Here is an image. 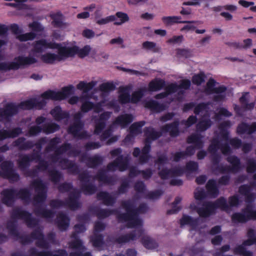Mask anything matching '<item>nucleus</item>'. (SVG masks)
<instances>
[{"label": "nucleus", "instance_id": "nucleus-49", "mask_svg": "<svg viewBox=\"0 0 256 256\" xmlns=\"http://www.w3.org/2000/svg\"><path fill=\"white\" fill-rule=\"evenodd\" d=\"M90 241L94 247H100L104 244V236L102 234L94 233V234L90 236Z\"/></svg>", "mask_w": 256, "mask_h": 256}, {"label": "nucleus", "instance_id": "nucleus-40", "mask_svg": "<svg viewBox=\"0 0 256 256\" xmlns=\"http://www.w3.org/2000/svg\"><path fill=\"white\" fill-rule=\"evenodd\" d=\"M165 86L166 82L164 80L155 78L149 82L148 90L150 92H156L162 90Z\"/></svg>", "mask_w": 256, "mask_h": 256}, {"label": "nucleus", "instance_id": "nucleus-62", "mask_svg": "<svg viewBox=\"0 0 256 256\" xmlns=\"http://www.w3.org/2000/svg\"><path fill=\"white\" fill-rule=\"evenodd\" d=\"M36 37V34L34 32H30L18 36L17 38L20 42H26L33 40Z\"/></svg>", "mask_w": 256, "mask_h": 256}, {"label": "nucleus", "instance_id": "nucleus-24", "mask_svg": "<svg viewBox=\"0 0 256 256\" xmlns=\"http://www.w3.org/2000/svg\"><path fill=\"white\" fill-rule=\"evenodd\" d=\"M70 247L76 250L70 252L68 256H82V252L86 250V248L83 246L82 240L80 239H76L70 242Z\"/></svg>", "mask_w": 256, "mask_h": 256}, {"label": "nucleus", "instance_id": "nucleus-57", "mask_svg": "<svg viewBox=\"0 0 256 256\" xmlns=\"http://www.w3.org/2000/svg\"><path fill=\"white\" fill-rule=\"evenodd\" d=\"M58 92L52 90H48L41 94L42 98L45 100H58Z\"/></svg>", "mask_w": 256, "mask_h": 256}, {"label": "nucleus", "instance_id": "nucleus-31", "mask_svg": "<svg viewBox=\"0 0 256 256\" xmlns=\"http://www.w3.org/2000/svg\"><path fill=\"white\" fill-rule=\"evenodd\" d=\"M50 114L56 121H60L64 119H68L70 118V114L67 111H62L59 106H55L50 112Z\"/></svg>", "mask_w": 256, "mask_h": 256}, {"label": "nucleus", "instance_id": "nucleus-35", "mask_svg": "<svg viewBox=\"0 0 256 256\" xmlns=\"http://www.w3.org/2000/svg\"><path fill=\"white\" fill-rule=\"evenodd\" d=\"M206 188L208 194L211 198H216L219 194V190L216 185V182L215 180H209L206 185Z\"/></svg>", "mask_w": 256, "mask_h": 256}, {"label": "nucleus", "instance_id": "nucleus-55", "mask_svg": "<svg viewBox=\"0 0 256 256\" xmlns=\"http://www.w3.org/2000/svg\"><path fill=\"white\" fill-rule=\"evenodd\" d=\"M220 144L218 138H213L208 148V152L211 154L218 153V150L220 148Z\"/></svg>", "mask_w": 256, "mask_h": 256}, {"label": "nucleus", "instance_id": "nucleus-23", "mask_svg": "<svg viewBox=\"0 0 256 256\" xmlns=\"http://www.w3.org/2000/svg\"><path fill=\"white\" fill-rule=\"evenodd\" d=\"M94 178L98 180L100 183L106 185H114L116 182L114 177L108 176L104 170H99L94 176Z\"/></svg>", "mask_w": 256, "mask_h": 256}, {"label": "nucleus", "instance_id": "nucleus-14", "mask_svg": "<svg viewBox=\"0 0 256 256\" xmlns=\"http://www.w3.org/2000/svg\"><path fill=\"white\" fill-rule=\"evenodd\" d=\"M6 228L10 235L16 238L22 245L30 244L32 242L30 235H21L18 230L17 224L15 221H8L6 223Z\"/></svg>", "mask_w": 256, "mask_h": 256}, {"label": "nucleus", "instance_id": "nucleus-42", "mask_svg": "<svg viewBox=\"0 0 256 256\" xmlns=\"http://www.w3.org/2000/svg\"><path fill=\"white\" fill-rule=\"evenodd\" d=\"M146 107L156 112H160L165 109V106L164 104H160L153 100L147 102L146 104Z\"/></svg>", "mask_w": 256, "mask_h": 256}, {"label": "nucleus", "instance_id": "nucleus-18", "mask_svg": "<svg viewBox=\"0 0 256 256\" xmlns=\"http://www.w3.org/2000/svg\"><path fill=\"white\" fill-rule=\"evenodd\" d=\"M111 112H104L102 113L99 118L94 120V134L100 135L106 126V122L110 118Z\"/></svg>", "mask_w": 256, "mask_h": 256}, {"label": "nucleus", "instance_id": "nucleus-28", "mask_svg": "<svg viewBox=\"0 0 256 256\" xmlns=\"http://www.w3.org/2000/svg\"><path fill=\"white\" fill-rule=\"evenodd\" d=\"M196 212L201 218H208L210 215L215 214L211 204V202H205L202 207L196 208Z\"/></svg>", "mask_w": 256, "mask_h": 256}, {"label": "nucleus", "instance_id": "nucleus-59", "mask_svg": "<svg viewBox=\"0 0 256 256\" xmlns=\"http://www.w3.org/2000/svg\"><path fill=\"white\" fill-rule=\"evenodd\" d=\"M100 90L104 92H109L116 89V86L111 82L102 83L99 86Z\"/></svg>", "mask_w": 256, "mask_h": 256}, {"label": "nucleus", "instance_id": "nucleus-39", "mask_svg": "<svg viewBox=\"0 0 256 256\" xmlns=\"http://www.w3.org/2000/svg\"><path fill=\"white\" fill-rule=\"evenodd\" d=\"M114 160L116 161V166L120 172H124L128 168L130 163L128 156H124L123 155H120Z\"/></svg>", "mask_w": 256, "mask_h": 256}, {"label": "nucleus", "instance_id": "nucleus-58", "mask_svg": "<svg viewBox=\"0 0 256 256\" xmlns=\"http://www.w3.org/2000/svg\"><path fill=\"white\" fill-rule=\"evenodd\" d=\"M246 170L248 174H253L256 172V160L253 158L246 160Z\"/></svg>", "mask_w": 256, "mask_h": 256}, {"label": "nucleus", "instance_id": "nucleus-5", "mask_svg": "<svg viewBox=\"0 0 256 256\" xmlns=\"http://www.w3.org/2000/svg\"><path fill=\"white\" fill-rule=\"evenodd\" d=\"M67 170L70 174H78V179L80 182V190L84 194L90 196L96 192L98 188L94 184L90 182V176L87 171L80 173L79 166L74 162L69 165Z\"/></svg>", "mask_w": 256, "mask_h": 256}, {"label": "nucleus", "instance_id": "nucleus-4", "mask_svg": "<svg viewBox=\"0 0 256 256\" xmlns=\"http://www.w3.org/2000/svg\"><path fill=\"white\" fill-rule=\"evenodd\" d=\"M211 162L213 166H216L213 170L214 172H218L221 174L231 172L237 173L242 170V164L240 159L236 156L232 155L226 158V160L231 166L219 165L221 160V155L218 153L211 154Z\"/></svg>", "mask_w": 256, "mask_h": 256}, {"label": "nucleus", "instance_id": "nucleus-9", "mask_svg": "<svg viewBox=\"0 0 256 256\" xmlns=\"http://www.w3.org/2000/svg\"><path fill=\"white\" fill-rule=\"evenodd\" d=\"M4 157L0 156V167L2 176L8 180L10 182H18L20 179L19 174L14 169V165L11 160L3 161Z\"/></svg>", "mask_w": 256, "mask_h": 256}, {"label": "nucleus", "instance_id": "nucleus-53", "mask_svg": "<svg viewBox=\"0 0 256 256\" xmlns=\"http://www.w3.org/2000/svg\"><path fill=\"white\" fill-rule=\"evenodd\" d=\"M206 75L203 72H200L198 74H194L192 78L193 84L200 86L205 82Z\"/></svg>", "mask_w": 256, "mask_h": 256}, {"label": "nucleus", "instance_id": "nucleus-63", "mask_svg": "<svg viewBox=\"0 0 256 256\" xmlns=\"http://www.w3.org/2000/svg\"><path fill=\"white\" fill-rule=\"evenodd\" d=\"M184 168L186 172H196L198 168V163L194 161H189L186 162Z\"/></svg>", "mask_w": 256, "mask_h": 256}, {"label": "nucleus", "instance_id": "nucleus-47", "mask_svg": "<svg viewBox=\"0 0 256 256\" xmlns=\"http://www.w3.org/2000/svg\"><path fill=\"white\" fill-rule=\"evenodd\" d=\"M96 84V82L95 81H91L88 83L84 81H80L76 87L78 90H82L84 92L86 93L92 90Z\"/></svg>", "mask_w": 256, "mask_h": 256}, {"label": "nucleus", "instance_id": "nucleus-61", "mask_svg": "<svg viewBox=\"0 0 256 256\" xmlns=\"http://www.w3.org/2000/svg\"><path fill=\"white\" fill-rule=\"evenodd\" d=\"M168 160L166 154H162L158 156L157 158L154 160V164L158 166V169L160 170V166L168 164Z\"/></svg>", "mask_w": 256, "mask_h": 256}, {"label": "nucleus", "instance_id": "nucleus-51", "mask_svg": "<svg viewBox=\"0 0 256 256\" xmlns=\"http://www.w3.org/2000/svg\"><path fill=\"white\" fill-rule=\"evenodd\" d=\"M18 105L19 108L22 110H32L36 106L35 98H31L22 102Z\"/></svg>", "mask_w": 256, "mask_h": 256}, {"label": "nucleus", "instance_id": "nucleus-60", "mask_svg": "<svg viewBox=\"0 0 256 256\" xmlns=\"http://www.w3.org/2000/svg\"><path fill=\"white\" fill-rule=\"evenodd\" d=\"M97 107L98 106L94 102L90 101H86L82 103L80 110L82 112L86 113Z\"/></svg>", "mask_w": 256, "mask_h": 256}, {"label": "nucleus", "instance_id": "nucleus-8", "mask_svg": "<svg viewBox=\"0 0 256 256\" xmlns=\"http://www.w3.org/2000/svg\"><path fill=\"white\" fill-rule=\"evenodd\" d=\"M14 62L9 63L2 62L0 63V70L8 71L11 70H17L20 68L30 66L38 62V60L33 56H19L14 58Z\"/></svg>", "mask_w": 256, "mask_h": 256}, {"label": "nucleus", "instance_id": "nucleus-54", "mask_svg": "<svg viewBox=\"0 0 256 256\" xmlns=\"http://www.w3.org/2000/svg\"><path fill=\"white\" fill-rule=\"evenodd\" d=\"M114 16H116V18H118L120 19V21L114 22V24L115 26L122 25V24L128 22L130 20L128 14L124 12H116Z\"/></svg>", "mask_w": 256, "mask_h": 256}, {"label": "nucleus", "instance_id": "nucleus-13", "mask_svg": "<svg viewBox=\"0 0 256 256\" xmlns=\"http://www.w3.org/2000/svg\"><path fill=\"white\" fill-rule=\"evenodd\" d=\"M84 126V122H74L71 124L68 128V134L72 135L75 138L78 140H87L91 137L88 131L82 130Z\"/></svg>", "mask_w": 256, "mask_h": 256}, {"label": "nucleus", "instance_id": "nucleus-56", "mask_svg": "<svg viewBox=\"0 0 256 256\" xmlns=\"http://www.w3.org/2000/svg\"><path fill=\"white\" fill-rule=\"evenodd\" d=\"M130 181L127 178H126L124 180H123L120 184V185L118 188L116 194H126L128 192V189L130 188Z\"/></svg>", "mask_w": 256, "mask_h": 256}, {"label": "nucleus", "instance_id": "nucleus-64", "mask_svg": "<svg viewBox=\"0 0 256 256\" xmlns=\"http://www.w3.org/2000/svg\"><path fill=\"white\" fill-rule=\"evenodd\" d=\"M73 188L72 184L70 182H64L60 184L58 187V189L60 193H64L70 192Z\"/></svg>", "mask_w": 256, "mask_h": 256}, {"label": "nucleus", "instance_id": "nucleus-11", "mask_svg": "<svg viewBox=\"0 0 256 256\" xmlns=\"http://www.w3.org/2000/svg\"><path fill=\"white\" fill-rule=\"evenodd\" d=\"M232 222L234 224L246 223L250 220H256V210L247 205L242 210V212H234L231 217Z\"/></svg>", "mask_w": 256, "mask_h": 256}, {"label": "nucleus", "instance_id": "nucleus-21", "mask_svg": "<svg viewBox=\"0 0 256 256\" xmlns=\"http://www.w3.org/2000/svg\"><path fill=\"white\" fill-rule=\"evenodd\" d=\"M18 105L14 103H8L4 108H0V116L5 119H8L18 112Z\"/></svg>", "mask_w": 256, "mask_h": 256}, {"label": "nucleus", "instance_id": "nucleus-27", "mask_svg": "<svg viewBox=\"0 0 256 256\" xmlns=\"http://www.w3.org/2000/svg\"><path fill=\"white\" fill-rule=\"evenodd\" d=\"M81 160L86 161V164L88 167L94 168L102 164L103 159L101 156L97 155L88 156L86 154H83L81 157Z\"/></svg>", "mask_w": 256, "mask_h": 256}, {"label": "nucleus", "instance_id": "nucleus-30", "mask_svg": "<svg viewBox=\"0 0 256 256\" xmlns=\"http://www.w3.org/2000/svg\"><path fill=\"white\" fill-rule=\"evenodd\" d=\"M180 16H168L162 18V22L166 26H170L176 24L195 23L194 20H180Z\"/></svg>", "mask_w": 256, "mask_h": 256}, {"label": "nucleus", "instance_id": "nucleus-44", "mask_svg": "<svg viewBox=\"0 0 256 256\" xmlns=\"http://www.w3.org/2000/svg\"><path fill=\"white\" fill-rule=\"evenodd\" d=\"M60 128V126L54 122H48L42 126V132L46 134L54 133L58 130Z\"/></svg>", "mask_w": 256, "mask_h": 256}, {"label": "nucleus", "instance_id": "nucleus-32", "mask_svg": "<svg viewBox=\"0 0 256 256\" xmlns=\"http://www.w3.org/2000/svg\"><path fill=\"white\" fill-rule=\"evenodd\" d=\"M96 198L98 200H102L103 204L106 206H112L116 202V198L106 191L98 192L96 194Z\"/></svg>", "mask_w": 256, "mask_h": 256}, {"label": "nucleus", "instance_id": "nucleus-10", "mask_svg": "<svg viewBox=\"0 0 256 256\" xmlns=\"http://www.w3.org/2000/svg\"><path fill=\"white\" fill-rule=\"evenodd\" d=\"M10 217L13 220H24L29 228H32L38 225V220L32 217V214L20 208L16 207L12 209Z\"/></svg>", "mask_w": 256, "mask_h": 256}, {"label": "nucleus", "instance_id": "nucleus-15", "mask_svg": "<svg viewBox=\"0 0 256 256\" xmlns=\"http://www.w3.org/2000/svg\"><path fill=\"white\" fill-rule=\"evenodd\" d=\"M88 210L93 214L96 216L99 220H102L108 218L112 214H115L116 215V218L119 222H124V221H120L118 219V215L120 214H122V213L120 212L116 209L110 210L107 208H101L98 207H94L90 208Z\"/></svg>", "mask_w": 256, "mask_h": 256}, {"label": "nucleus", "instance_id": "nucleus-1", "mask_svg": "<svg viewBox=\"0 0 256 256\" xmlns=\"http://www.w3.org/2000/svg\"><path fill=\"white\" fill-rule=\"evenodd\" d=\"M121 206L126 212L120 214L118 218L120 221L127 222V228H135L142 226V220L138 217V215L139 214H145L148 211V208L146 203L140 204L136 208L134 202L128 200H122L121 202Z\"/></svg>", "mask_w": 256, "mask_h": 256}, {"label": "nucleus", "instance_id": "nucleus-20", "mask_svg": "<svg viewBox=\"0 0 256 256\" xmlns=\"http://www.w3.org/2000/svg\"><path fill=\"white\" fill-rule=\"evenodd\" d=\"M80 194L76 191L71 192L67 198L64 201V206L68 207L70 210H74L81 207L79 202Z\"/></svg>", "mask_w": 256, "mask_h": 256}, {"label": "nucleus", "instance_id": "nucleus-45", "mask_svg": "<svg viewBox=\"0 0 256 256\" xmlns=\"http://www.w3.org/2000/svg\"><path fill=\"white\" fill-rule=\"evenodd\" d=\"M141 242L144 248L147 249H155L158 247L157 242L148 236H142L141 238Z\"/></svg>", "mask_w": 256, "mask_h": 256}, {"label": "nucleus", "instance_id": "nucleus-37", "mask_svg": "<svg viewBox=\"0 0 256 256\" xmlns=\"http://www.w3.org/2000/svg\"><path fill=\"white\" fill-rule=\"evenodd\" d=\"M133 121V116L131 114H124L118 116L114 122V124L126 127Z\"/></svg>", "mask_w": 256, "mask_h": 256}, {"label": "nucleus", "instance_id": "nucleus-25", "mask_svg": "<svg viewBox=\"0 0 256 256\" xmlns=\"http://www.w3.org/2000/svg\"><path fill=\"white\" fill-rule=\"evenodd\" d=\"M22 133V128L16 127L10 130L2 129L0 130V141L8 138H15Z\"/></svg>", "mask_w": 256, "mask_h": 256}, {"label": "nucleus", "instance_id": "nucleus-52", "mask_svg": "<svg viewBox=\"0 0 256 256\" xmlns=\"http://www.w3.org/2000/svg\"><path fill=\"white\" fill-rule=\"evenodd\" d=\"M48 172L50 180L52 182L57 184L60 181L62 177V174L60 172L56 169H53L48 170Z\"/></svg>", "mask_w": 256, "mask_h": 256}, {"label": "nucleus", "instance_id": "nucleus-50", "mask_svg": "<svg viewBox=\"0 0 256 256\" xmlns=\"http://www.w3.org/2000/svg\"><path fill=\"white\" fill-rule=\"evenodd\" d=\"M60 138L56 136L51 138L48 142V146L45 148V151L47 152L54 150L57 148V146L60 142Z\"/></svg>", "mask_w": 256, "mask_h": 256}, {"label": "nucleus", "instance_id": "nucleus-46", "mask_svg": "<svg viewBox=\"0 0 256 256\" xmlns=\"http://www.w3.org/2000/svg\"><path fill=\"white\" fill-rule=\"evenodd\" d=\"M74 86L70 85L64 87L60 92H58V100H64L68 98L73 93Z\"/></svg>", "mask_w": 256, "mask_h": 256}, {"label": "nucleus", "instance_id": "nucleus-6", "mask_svg": "<svg viewBox=\"0 0 256 256\" xmlns=\"http://www.w3.org/2000/svg\"><path fill=\"white\" fill-rule=\"evenodd\" d=\"M144 136L146 138L144 146L142 149V154L139 158V163L144 164L147 163L151 158L152 142L159 138L162 136V132L156 131L152 126L145 127L144 129Z\"/></svg>", "mask_w": 256, "mask_h": 256}, {"label": "nucleus", "instance_id": "nucleus-19", "mask_svg": "<svg viewBox=\"0 0 256 256\" xmlns=\"http://www.w3.org/2000/svg\"><path fill=\"white\" fill-rule=\"evenodd\" d=\"M256 244V238H249L244 240L242 244L238 245L234 248L233 252L235 254L242 256H253V253L250 250H246V246H250L252 244Z\"/></svg>", "mask_w": 256, "mask_h": 256}, {"label": "nucleus", "instance_id": "nucleus-3", "mask_svg": "<svg viewBox=\"0 0 256 256\" xmlns=\"http://www.w3.org/2000/svg\"><path fill=\"white\" fill-rule=\"evenodd\" d=\"M30 185L34 188L36 192L33 198L34 206H36L34 210L35 214L38 216L47 219L52 218L56 214L54 211L38 206V204L44 202L46 200L48 192L46 185L40 178L32 180Z\"/></svg>", "mask_w": 256, "mask_h": 256}, {"label": "nucleus", "instance_id": "nucleus-26", "mask_svg": "<svg viewBox=\"0 0 256 256\" xmlns=\"http://www.w3.org/2000/svg\"><path fill=\"white\" fill-rule=\"evenodd\" d=\"M180 122L178 120H175L172 122L168 124L162 128V132H169L172 137H176L180 134L179 130Z\"/></svg>", "mask_w": 256, "mask_h": 256}, {"label": "nucleus", "instance_id": "nucleus-33", "mask_svg": "<svg viewBox=\"0 0 256 256\" xmlns=\"http://www.w3.org/2000/svg\"><path fill=\"white\" fill-rule=\"evenodd\" d=\"M216 80L211 78L206 83V91L210 94H222L226 90V87L224 86H220L218 87H214L216 85Z\"/></svg>", "mask_w": 256, "mask_h": 256}, {"label": "nucleus", "instance_id": "nucleus-22", "mask_svg": "<svg viewBox=\"0 0 256 256\" xmlns=\"http://www.w3.org/2000/svg\"><path fill=\"white\" fill-rule=\"evenodd\" d=\"M54 222L60 230L66 231L70 226V218L66 214L60 212L58 214Z\"/></svg>", "mask_w": 256, "mask_h": 256}, {"label": "nucleus", "instance_id": "nucleus-43", "mask_svg": "<svg viewBox=\"0 0 256 256\" xmlns=\"http://www.w3.org/2000/svg\"><path fill=\"white\" fill-rule=\"evenodd\" d=\"M31 162V160L29 154H24L20 156L18 160V168L22 170H24L30 167Z\"/></svg>", "mask_w": 256, "mask_h": 256}, {"label": "nucleus", "instance_id": "nucleus-36", "mask_svg": "<svg viewBox=\"0 0 256 256\" xmlns=\"http://www.w3.org/2000/svg\"><path fill=\"white\" fill-rule=\"evenodd\" d=\"M144 121H140L133 123L130 128V134H128L125 140H130L132 135H136L142 132L141 128L144 125Z\"/></svg>", "mask_w": 256, "mask_h": 256}, {"label": "nucleus", "instance_id": "nucleus-29", "mask_svg": "<svg viewBox=\"0 0 256 256\" xmlns=\"http://www.w3.org/2000/svg\"><path fill=\"white\" fill-rule=\"evenodd\" d=\"M256 131V122H253L250 125L246 122H241L236 128V132L238 134H251Z\"/></svg>", "mask_w": 256, "mask_h": 256}, {"label": "nucleus", "instance_id": "nucleus-38", "mask_svg": "<svg viewBox=\"0 0 256 256\" xmlns=\"http://www.w3.org/2000/svg\"><path fill=\"white\" fill-rule=\"evenodd\" d=\"M211 204L215 212L218 208H220L223 211H227L230 209L226 200L224 196L220 197L214 202H211Z\"/></svg>", "mask_w": 256, "mask_h": 256}, {"label": "nucleus", "instance_id": "nucleus-48", "mask_svg": "<svg viewBox=\"0 0 256 256\" xmlns=\"http://www.w3.org/2000/svg\"><path fill=\"white\" fill-rule=\"evenodd\" d=\"M120 91L122 92L118 96V100L121 104H126L130 102V96L128 92V88L125 87L121 88Z\"/></svg>", "mask_w": 256, "mask_h": 256}, {"label": "nucleus", "instance_id": "nucleus-34", "mask_svg": "<svg viewBox=\"0 0 256 256\" xmlns=\"http://www.w3.org/2000/svg\"><path fill=\"white\" fill-rule=\"evenodd\" d=\"M203 136L200 134H192L189 136L186 139L188 144H194L196 149H202L204 146L202 140Z\"/></svg>", "mask_w": 256, "mask_h": 256}, {"label": "nucleus", "instance_id": "nucleus-41", "mask_svg": "<svg viewBox=\"0 0 256 256\" xmlns=\"http://www.w3.org/2000/svg\"><path fill=\"white\" fill-rule=\"evenodd\" d=\"M212 124V122L208 118L202 117L196 125V128L199 132H204L210 128Z\"/></svg>", "mask_w": 256, "mask_h": 256}, {"label": "nucleus", "instance_id": "nucleus-17", "mask_svg": "<svg viewBox=\"0 0 256 256\" xmlns=\"http://www.w3.org/2000/svg\"><path fill=\"white\" fill-rule=\"evenodd\" d=\"M64 49H66L67 58L73 57L76 54L80 58H84L89 54L90 50V46L88 45L85 46L82 48H80L76 46L72 47L65 46Z\"/></svg>", "mask_w": 256, "mask_h": 256}, {"label": "nucleus", "instance_id": "nucleus-2", "mask_svg": "<svg viewBox=\"0 0 256 256\" xmlns=\"http://www.w3.org/2000/svg\"><path fill=\"white\" fill-rule=\"evenodd\" d=\"M65 46H62L60 44L55 42H48L46 39H40L36 41L33 44L32 51L36 53H42L44 49H57L58 54L48 52L41 56V60L46 64H52L56 60L61 61L67 58Z\"/></svg>", "mask_w": 256, "mask_h": 256}, {"label": "nucleus", "instance_id": "nucleus-12", "mask_svg": "<svg viewBox=\"0 0 256 256\" xmlns=\"http://www.w3.org/2000/svg\"><path fill=\"white\" fill-rule=\"evenodd\" d=\"M47 142L46 137H42L38 140L36 144H34L32 140L26 141V138L24 137L18 138L14 142V146L18 148L20 150H26L32 149L34 146H36L38 151L40 152L42 146Z\"/></svg>", "mask_w": 256, "mask_h": 256}, {"label": "nucleus", "instance_id": "nucleus-7", "mask_svg": "<svg viewBox=\"0 0 256 256\" xmlns=\"http://www.w3.org/2000/svg\"><path fill=\"white\" fill-rule=\"evenodd\" d=\"M2 196V202L7 206H10L16 199H20L25 202L30 200L31 193L26 188L18 190L14 188H5L0 193Z\"/></svg>", "mask_w": 256, "mask_h": 256}, {"label": "nucleus", "instance_id": "nucleus-16", "mask_svg": "<svg viewBox=\"0 0 256 256\" xmlns=\"http://www.w3.org/2000/svg\"><path fill=\"white\" fill-rule=\"evenodd\" d=\"M144 230L142 228H137L126 234L121 235L115 239L114 242L118 244L128 242L130 240H136L142 237Z\"/></svg>", "mask_w": 256, "mask_h": 256}]
</instances>
